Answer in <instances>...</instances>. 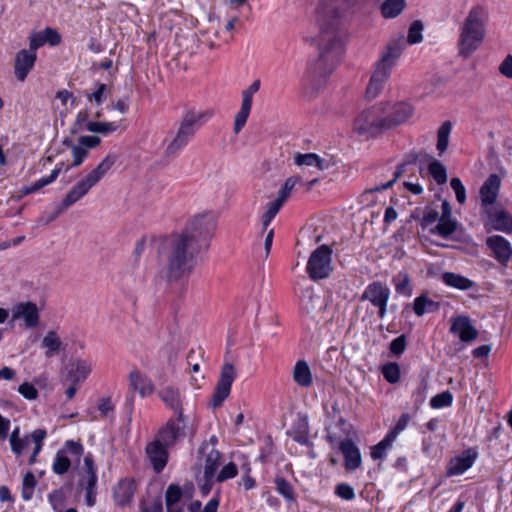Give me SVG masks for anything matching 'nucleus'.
Listing matches in <instances>:
<instances>
[{"label":"nucleus","mask_w":512,"mask_h":512,"mask_svg":"<svg viewBox=\"0 0 512 512\" xmlns=\"http://www.w3.org/2000/svg\"><path fill=\"white\" fill-rule=\"evenodd\" d=\"M18 392L27 400L37 399L38 390L30 383L24 382L18 387Z\"/></svg>","instance_id":"60"},{"label":"nucleus","mask_w":512,"mask_h":512,"mask_svg":"<svg viewBox=\"0 0 512 512\" xmlns=\"http://www.w3.org/2000/svg\"><path fill=\"white\" fill-rule=\"evenodd\" d=\"M186 429L187 419L185 415H181V418L175 415L158 430L155 438L166 446L173 447L178 441L185 438Z\"/></svg>","instance_id":"11"},{"label":"nucleus","mask_w":512,"mask_h":512,"mask_svg":"<svg viewBox=\"0 0 512 512\" xmlns=\"http://www.w3.org/2000/svg\"><path fill=\"white\" fill-rule=\"evenodd\" d=\"M80 479L78 482V486L80 488H86V487H96L97 485V474H96V466L93 460V457L90 453H88L84 457V464L81 468L80 472Z\"/></svg>","instance_id":"30"},{"label":"nucleus","mask_w":512,"mask_h":512,"mask_svg":"<svg viewBox=\"0 0 512 512\" xmlns=\"http://www.w3.org/2000/svg\"><path fill=\"white\" fill-rule=\"evenodd\" d=\"M29 39V49L30 51H34L37 53V50L45 45V39L43 35V31L36 32L32 31L28 37Z\"/></svg>","instance_id":"58"},{"label":"nucleus","mask_w":512,"mask_h":512,"mask_svg":"<svg viewBox=\"0 0 512 512\" xmlns=\"http://www.w3.org/2000/svg\"><path fill=\"white\" fill-rule=\"evenodd\" d=\"M428 173L438 185H443L447 182V170L438 160L434 159L429 163Z\"/></svg>","instance_id":"43"},{"label":"nucleus","mask_w":512,"mask_h":512,"mask_svg":"<svg viewBox=\"0 0 512 512\" xmlns=\"http://www.w3.org/2000/svg\"><path fill=\"white\" fill-rule=\"evenodd\" d=\"M501 180L497 174H491L483 183L480 188V200L482 206V213L486 211V209H491L492 204L495 202L499 189H500Z\"/></svg>","instance_id":"23"},{"label":"nucleus","mask_w":512,"mask_h":512,"mask_svg":"<svg viewBox=\"0 0 512 512\" xmlns=\"http://www.w3.org/2000/svg\"><path fill=\"white\" fill-rule=\"evenodd\" d=\"M337 428L341 432L328 430L327 440L331 446H339L344 456V466L347 471H355L361 466L362 458L359 448L349 438L351 426L342 417L339 418Z\"/></svg>","instance_id":"7"},{"label":"nucleus","mask_w":512,"mask_h":512,"mask_svg":"<svg viewBox=\"0 0 512 512\" xmlns=\"http://www.w3.org/2000/svg\"><path fill=\"white\" fill-rule=\"evenodd\" d=\"M301 182V178L298 176H291L286 179L283 187L279 190L278 199H281L282 202L290 196L292 190L296 186V184Z\"/></svg>","instance_id":"51"},{"label":"nucleus","mask_w":512,"mask_h":512,"mask_svg":"<svg viewBox=\"0 0 512 512\" xmlns=\"http://www.w3.org/2000/svg\"><path fill=\"white\" fill-rule=\"evenodd\" d=\"M487 10L480 5L472 7L459 27L458 55L469 58L482 44L486 36Z\"/></svg>","instance_id":"4"},{"label":"nucleus","mask_w":512,"mask_h":512,"mask_svg":"<svg viewBox=\"0 0 512 512\" xmlns=\"http://www.w3.org/2000/svg\"><path fill=\"white\" fill-rule=\"evenodd\" d=\"M439 213L435 209L427 208L423 214L421 225L423 227H427L430 224L435 223L437 220L439 221Z\"/></svg>","instance_id":"63"},{"label":"nucleus","mask_w":512,"mask_h":512,"mask_svg":"<svg viewBox=\"0 0 512 512\" xmlns=\"http://www.w3.org/2000/svg\"><path fill=\"white\" fill-rule=\"evenodd\" d=\"M236 377L235 367L226 363L222 366L219 379L214 389L210 405L213 408L220 407L224 400L229 396L231 386Z\"/></svg>","instance_id":"14"},{"label":"nucleus","mask_w":512,"mask_h":512,"mask_svg":"<svg viewBox=\"0 0 512 512\" xmlns=\"http://www.w3.org/2000/svg\"><path fill=\"white\" fill-rule=\"evenodd\" d=\"M384 108L382 104L364 110L354 122V129L359 134L373 135L385 130L383 121Z\"/></svg>","instance_id":"10"},{"label":"nucleus","mask_w":512,"mask_h":512,"mask_svg":"<svg viewBox=\"0 0 512 512\" xmlns=\"http://www.w3.org/2000/svg\"><path fill=\"white\" fill-rule=\"evenodd\" d=\"M182 498V489L179 485L170 484L165 492L166 512H183L178 504Z\"/></svg>","instance_id":"33"},{"label":"nucleus","mask_w":512,"mask_h":512,"mask_svg":"<svg viewBox=\"0 0 512 512\" xmlns=\"http://www.w3.org/2000/svg\"><path fill=\"white\" fill-rule=\"evenodd\" d=\"M158 396L165 406L181 418L184 415L183 398L180 389L174 385H167L158 391Z\"/></svg>","instance_id":"24"},{"label":"nucleus","mask_w":512,"mask_h":512,"mask_svg":"<svg viewBox=\"0 0 512 512\" xmlns=\"http://www.w3.org/2000/svg\"><path fill=\"white\" fill-rule=\"evenodd\" d=\"M62 165H63V163H60L59 165H57L56 168L53 169L51 171L50 175H48L47 177H43V178L35 181L31 185L23 187L21 190L22 195L32 194V193L42 189L43 187L53 183L59 176L60 172L62 171Z\"/></svg>","instance_id":"34"},{"label":"nucleus","mask_w":512,"mask_h":512,"mask_svg":"<svg viewBox=\"0 0 512 512\" xmlns=\"http://www.w3.org/2000/svg\"><path fill=\"white\" fill-rule=\"evenodd\" d=\"M84 453V448L80 442L68 440L65 442L64 447L59 449L55 455V459L52 464V471L57 475H63L71 468V460L67 456L70 454L79 461L80 457Z\"/></svg>","instance_id":"13"},{"label":"nucleus","mask_w":512,"mask_h":512,"mask_svg":"<svg viewBox=\"0 0 512 512\" xmlns=\"http://www.w3.org/2000/svg\"><path fill=\"white\" fill-rule=\"evenodd\" d=\"M423 23L420 20L412 22L408 29L407 40L403 36L389 41L384 47L380 59L376 62L370 82L366 88V97L375 98L383 89L391 75L392 69L399 60L406 42L410 45L420 43L423 40Z\"/></svg>","instance_id":"2"},{"label":"nucleus","mask_w":512,"mask_h":512,"mask_svg":"<svg viewBox=\"0 0 512 512\" xmlns=\"http://www.w3.org/2000/svg\"><path fill=\"white\" fill-rule=\"evenodd\" d=\"M71 152H72V157H73V162L71 164V167H78L79 165H81L82 162L84 161L85 157L88 154V150L86 148L80 146L79 144H77V145L72 144Z\"/></svg>","instance_id":"55"},{"label":"nucleus","mask_w":512,"mask_h":512,"mask_svg":"<svg viewBox=\"0 0 512 512\" xmlns=\"http://www.w3.org/2000/svg\"><path fill=\"white\" fill-rule=\"evenodd\" d=\"M453 396L449 391H444L431 398L430 405L433 408L447 407L452 404Z\"/></svg>","instance_id":"53"},{"label":"nucleus","mask_w":512,"mask_h":512,"mask_svg":"<svg viewBox=\"0 0 512 512\" xmlns=\"http://www.w3.org/2000/svg\"><path fill=\"white\" fill-rule=\"evenodd\" d=\"M116 156L108 154L94 169L79 179L62 200V208H69L81 200L111 170Z\"/></svg>","instance_id":"6"},{"label":"nucleus","mask_w":512,"mask_h":512,"mask_svg":"<svg viewBox=\"0 0 512 512\" xmlns=\"http://www.w3.org/2000/svg\"><path fill=\"white\" fill-rule=\"evenodd\" d=\"M430 158L431 156L425 152H410L409 154L406 155L404 162L397 166L394 172V178L382 185L366 190L361 195V202L364 203L368 201L370 196H372L374 192H379L392 187L396 180L399 177H401L402 174L405 172V168L407 165L416 164L418 161L429 160Z\"/></svg>","instance_id":"15"},{"label":"nucleus","mask_w":512,"mask_h":512,"mask_svg":"<svg viewBox=\"0 0 512 512\" xmlns=\"http://www.w3.org/2000/svg\"><path fill=\"white\" fill-rule=\"evenodd\" d=\"M410 416L408 413H403L397 421L394 428L387 434L392 440L395 441L400 432H402L408 425Z\"/></svg>","instance_id":"57"},{"label":"nucleus","mask_w":512,"mask_h":512,"mask_svg":"<svg viewBox=\"0 0 512 512\" xmlns=\"http://www.w3.org/2000/svg\"><path fill=\"white\" fill-rule=\"evenodd\" d=\"M237 475V466L230 462L227 465H225L217 474L216 480L218 482H223L227 479H231Z\"/></svg>","instance_id":"59"},{"label":"nucleus","mask_w":512,"mask_h":512,"mask_svg":"<svg viewBox=\"0 0 512 512\" xmlns=\"http://www.w3.org/2000/svg\"><path fill=\"white\" fill-rule=\"evenodd\" d=\"M42 344L46 348L45 355L49 358L59 352L62 342L55 331H49L44 336Z\"/></svg>","instance_id":"40"},{"label":"nucleus","mask_w":512,"mask_h":512,"mask_svg":"<svg viewBox=\"0 0 512 512\" xmlns=\"http://www.w3.org/2000/svg\"><path fill=\"white\" fill-rule=\"evenodd\" d=\"M499 72L504 77L512 79V55H507L499 65Z\"/></svg>","instance_id":"64"},{"label":"nucleus","mask_w":512,"mask_h":512,"mask_svg":"<svg viewBox=\"0 0 512 512\" xmlns=\"http://www.w3.org/2000/svg\"><path fill=\"white\" fill-rule=\"evenodd\" d=\"M212 116L211 111H188L184 114L180 126L177 130L175 137L168 144L165 150V156L170 157L175 155L178 151L183 149L192 137L195 135L197 129Z\"/></svg>","instance_id":"8"},{"label":"nucleus","mask_w":512,"mask_h":512,"mask_svg":"<svg viewBox=\"0 0 512 512\" xmlns=\"http://www.w3.org/2000/svg\"><path fill=\"white\" fill-rule=\"evenodd\" d=\"M393 442L394 440L386 435L383 440L371 448V457L374 460L382 459L386 450L392 446Z\"/></svg>","instance_id":"50"},{"label":"nucleus","mask_w":512,"mask_h":512,"mask_svg":"<svg viewBox=\"0 0 512 512\" xmlns=\"http://www.w3.org/2000/svg\"><path fill=\"white\" fill-rule=\"evenodd\" d=\"M457 229V221L452 218L439 219L438 224L434 229L431 230L432 233L438 234L443 238H448L452 235Z\"/></svg>","instance_id":"44"},{"label":"nucleus","mask_w":512,"mask_h":512,"mask_svg":"<svg viewBox=\"0 0 512 512\" xmlns=\"http://www.w3.org/2000/svg\"><path fill=\"white\" fill-rule=\"evenodd\" d=\"M443 282L450 287L458 290H469L474 286V282L460 274L445 272L442 275Z\"/></svg>","instance_id":"35"},{"label":"nucleus","mask_w":512,"mask_h":512,"mask_svg":"<svg viewBox=\"0 0 512 512\" xmlns=\"http://www.w3.org/2000/svg\"><path fill=\"white\" fill-rule=\"evenodd\" d=\"M293 381L302 388L313 384V376L309 364L305 360H298L292 370Z\"/></svg>","instance_id":"32"},{"label":"nucleus","mask_w":512,"mask_h":512,"mask_svg":"<svg viewBox=\"0 0 512 512\" xmlns=\"http://www.w3.org/2000/svg\"><path fill=\"white\" fill-rule=\"evenodd\" d=\"M86 128L93 133L109 134L116 131L118 125L112 122L91 121Z\"/></svg>","instance_id":"49"},{"label":"nucleus","mask_w":512,"mask_h":512,"mask_svg":"<svg viewBox=\"0 0 512 512\" xmlns=\"http://www.w3.org/2000/svg\"><path fill=\"white\" fill-rule=\"evenodd\" d=\"M382 375L385 380L395 384L400 380V366L395 362H390L382 366Z\"/></svg>","instance_id":"48"},{"label":"nucleus","mask_w":512,"mask_h":512,"mask_svg":"<svg viewBox=\"0 0 512 512\" xmlns=\"http://www.w3.org/2000/svg\"><path fill=\"white\" fill-rule=\"evenodd\" d=\"M451 188L455 192L456 199L459 204H464L466 201V189L462 184L461 180L454 177L450 181Z\"/></svg>","instance_id":"56"},{"label":"nucleus","mask_w":512,"mask_h":512,"mask_svg":"<svg viewBox=\"0 0 512 512\" xmlns=\"http://www.w3.org/2000/svg\"><path fill=\"white\" fill-rule=\"evenodd\" d=\"M294 162L296 165H307L314 166L318 168V170L323 171L329 168V162L325 159L320 158L315 153H306V154H297L294 158Z\"/></svg>","instance_id":"36"},{"label":"nucleus","mask_w":512,"mask_h":512,"mask_svg":"<svg viewBox=\"0 0 512 512\" xmlns=\"http://www.w3.org/2000/svg\"><path fill=\"white\" fill-rule=\"evenodd\" d=\"M307 273L312 280L327 278L332 271V250L321 245L314 250L307 263Z\"/></svg>","instance_id":"9"},{"label":"nucleus","mask_w":512,"mask_h":512,"mask_svg":"<svg viewBox=\"0 0 512 512\" xmlns=\"http://www.w3.org/2000/svg\"><path fill=\"white\" fill-rule=\"evenodd\" d=\"M395 290L398 294L410 297L412 295V287L410 285V278L406 272H400L393 278Z\"/></svg>","instance_id":"45"},{"label":"nucleus","mask_w":512,"mask_h":512,"mask_svg":"<svg viewBox=\"0 0 512 512\" xmlns=\"http://www.w3.org/2000/svg\"><path fill=\"white\" fill-rule=\"evenodd\" d=\"M46 436L47 432L45 429H36L31 433V440L34 448L28 461L29 465H33L36 462L37 456L43 447V442Z\"/></svg>","instance_id":"42"},{"label":"nucleus","mask_w":512,"mask_h":512,"mask_svg":"<svg viewBox=\"0 0 512 512\" xmlns=\"http://www.w3.org/2000/svg\"><path fill=\"white\" fill-rule=\"evenodd\" d=\"M135 492V483L133 480H121L114 488V500L118 506H125L129 504Z\"/></svg>","instance_id":"31"},{"label":"nucleus","mask_w":512,"mask_h":512,"mask_svg":"<svg viewBox=\"0 0 512 512\" xmlns=\"http://www.w3.org/2000/svg\"><path fill=\"white\" fill-rule=\"evenodd\" d=\"M438 306V303L429 299L425 294H422L414 300L413 310L417 316H422L426 312L437 310Z\"/></svg>","instance_id":"39"},{"label":"nucleus","mask_w":512,"mask_h":512,"mask_svg":"<svg viewBox=\"0 0 512 512\" xmlns=\"http://www.w3.org/2000/svg\"><path fill=\"white\" fill-rule=\"evenodd\" d=\"M216 226L217 216L206 211L192 216L183 231L175 235L203 253L210 247Z\"/></svg>","instance_id":"5"},{"label":"nucleus","mask_w":512,"mask_h":512,"mask_svg":"<svg viewBox=\"0 0 512 512\" xmlns=\"http://www.w3.org/2000/svg\"><path fill=\"white\" fill-rule=\"evenodd\" d=\"M332 12L333 9L323 11L318 35L320 53L315 60L309 62L307 68L309 83L316 90L323 86L342 55L344 33L340 27L338 14L327 19Z\"/></svg>","instance_id":"1"},{"label":"nucleus","mask_w":512,"mask_h":512,"mask_svg":"<svg viewBox=\"0 0 512 512\" xmlns=\"http://www.w3.org/2000/svg\"><path fill=\"white\" fill-rule=\"evenodd\" d=\"M407 346V337L402 334L393 339L390 343L389 350L393 355L400 356L403 354Z\"/></svg>","instance_id":"54"},{"label":"nucleus","mask_w":512,"mask_h":512,"mask_svg":"<svg viewBox=\"0 0 512 512\" xmlns=\"http://www.w3.org/2000/svg\"><path fill=\"white\" fill-rule=\"evenodd\" d=\"M293 440L302 445H307L309 443V424L306 418L299 420L297 430L293 435Z\"/></svg>","instance_id":"47"},{"label":"nucleus","mask_w":512,"mask_h":512,"mask_svg":"<svg viewBox=\"0 0 512 512\" xmlns=\"http://www.w3.org/2000/svg\"><path fill=\"white\" fill-rule=\"evenodd\" d=\"M202 252L184 239L173 235L167 243L165 260V279L168 284L186 282L197 266V258Z\"/></svg>","instance_id":"3"},{"label":"nucleus","mask_w":512,"mask_h":512,"mask_svg":"<svg viewBox=\"0 0 512 512\" xmlns=\"http://www.w3.org/2000/svg\"><path fill=\"white\" fill-rule=\"evenodd\" d=\"M482 214L486 217L487 223L492 226L493 229L505 233H512V215L503 208L493 207L486 209Z\"/></svg>","instance_id":"21"},{"label":"nucleus","mask_w":512,"mask_h":512,"mask_svg":"<svg viewBox=\"0 0 512 512\" xmlns=\"http://www.w3.org/2000/svg\"><path fill=\"white\" fill-rule=\"evenodd\" d=\"M405 7V0H385L381 5V14L386 19H393L399 16Z\"/></svg>","instance_id":"37"},{"label":"nucleus","mask_w":512,"mask_h":512,"mask_svg":"<svg viewBox=\"0 0 512 512\" xmlns=\"http://www.w3.org/2000/svg\"><path fill=\"white\" fill-rule=\"evenodd\" d=\"M451 333L457 334L462 342H472L478 336L477 329L467 316H458L452 319Z\"/></svg>","instance_id":"27"},{"label":"nucleus","mask_w":512,"mask_h":512,"mask_svg":"<svg viewBox=\"0 0 512 512\" xmlns=\"http://www.w3.org/2000/svg\"><path fill=\"white\" fill-rule=\"evenodd\" d=\"M260 81H254L247 89L242 91V104L235 115L233 130L238 134L245 126L252 107V97L259 90Z\"/></svg>","instance_id":"18"},{"label":"nucleus","mask_w":512,"mask_h":512,"mask_svg":"<svg viewBox=\"0 0 512 512\" xmlns=\"http://www.w3.org/2000/svg\"><path fill=\"white\" fill-rule=\"evenodd\" d=\"M487 246L493 252L494 257L504 266L512 257V247L510 242L502 236L493 235L487 238Z\"/></svg>","instance_id":"26"},{"label":"nucleus","mask_w":512,"mask_h":512,"mask_svg":"<svg viewBox=\"0 0 512 512\" xmlns=\"http://www.w3.org/2000/svg\"><path fill=\"white\" fill-rule=\"evenodd\" d=\"M202 359V355L197 353L195 350H190L187 354L186 361L187 364L191 367L190 373L193 374L192 382L196 384L199 380L204 379V375L199 374V364Z\"/></svg>","instance_id":"41"},{"label":"nucleus","mask_w":512,"mask_h":512,"mask_svg":"<svg viewBox=\"0 0 512 512\" xmlns=\"http://www.w3.org/2000/svg\"><path fill=\"white\" fill-rule=\"evenodd\" d=\"M335 493L344 500H352L355 497L354 489L346 483L338 484Z\"/></svg>","instance_id":"62"},{"label":"nucleus","mask_w":512,"mask_h":512,"mask_svg":"<svg viewBox=\"0 0 512 512\" xmlns=\"http://www.w3.org/2000/svg\"><path fill=\"white\" fill-rule=\"evenodd\" d=\"M199 453L205 455L204 461V479H214L216 471L220 466L221 454L214 447H209V444L201 446Z\"/></svg>","instance_id":"28"},{"label":"nucleus","mask_w":512,"mask_h":512,"mask_svg":"<svg viewBox=\"0 0 512 512\" xmlns=\"http://www.w3.org/2000/svg\"><path fill=\"white\" fill-rule=\"evenodd\" d=\"M43 35L45 39V43L50 44L51 46H57L61 43V35L58 33L57 30L46 27L43 30Z\"/></svg>","instance_id":"61"},{"label":"nucleus","mask_w":512,"mask_h":512,"mask_svg":"<svg viewBox=\"0 0 512 512\" xmlns=\"http://www.w3.org/2000/svg\"><path fill=\"white\" fill-rule=\"evenodd\" d=\"M452 130V124L450 121H445L441 124L437 131V151L438 154L441 156L448 147L449 144V136Z\"/></svg>","instance_id":"38"},{"label":"nucleus","mask_w":512,"mask_h":512,"mask_svg":"<svg viewBox=\"0 0 512 512\" xmlns=\"http://www.w3.org/2000/svg\"><path fill=\"white\" fill-rule=\"evenodd\" d=\"M170 447L156 438L145 447V454L155 473H161L168 463Z\"/></svg>","instance_id":"17"},{"label":"nucleus","mask_w":512,"mask_h":512,"mask_svg":"<svg viewBox=\"0 0 512 512\" xmlns=\"http://www.w3.org/2000/svg\"><path fill=\"white\" fill-rule=\"evenodd\" d=\"M12 319H23L27 328L36 327L39 323L37 305L30 301L17 304L12 310Z\"/></svg>","instance_id":"25"},{"label":"nucleus","mask_w":512,"mask_h":512,"mask_svg":"<svg viewBox=\"0 0 512 512\" xmlns=\"http://www.w3.org/2000/svg\"><path fill=\"white\" fill-rule=\"evenodd\" d=\"M382 108H384L383 121L385 129H391L404 123L413 113L412 107L407 103L386 104L382 105Z\"/></svg>","instance_id":"16"},{"label":"nucleus","mask_w":512,"mask_h":512,"mask_svg":"<svg viewBox=\"0 0 512 512\" xmlns=\"http://www.w3.org/2000/svg\"><path fill=\"white\" fill-rule=\"evenodd\" d=\"M141 512H163L162 499L157 496L152 499L143 500L140 504Z\"/></svg>","instance_id":"52"},{"label":"nucleus","mask_w":512,"mask_h":512,"mask_svg":"<svg viewBox=\"0 0 512 512\" xmlns=\"http://www.w3.org/2000/svg\"><path fill=\"white\" fill-rule=\"evenodd\" d=\"M478 457L475 448L464 450L461 454L451 458L447 466V474L449 476L461 475L472 467Z\"/></svg>","instance_id":"20"},{"label":"nucleus","mask_w":512,"mask_h":512,"mask_svg":"<svg viewBox=\"0 0 512 512\" xmlns=\"http://www.w3.org/2000/svg\"><path fill=\"white\" fill-rule=\"evenodd\" d=\"M91 373V366L88 362L78 359L71 363L61 376L62 385L74 383L79 385L84 382L88 375Z\"/></svg>","instance_id":"22"},{"label":"nucleus","mask_w":512,"mask_h":512,"mask_svg":"<svg viewBox=\"0 0 512 512\" xmlns=\"http://www.w3.org/2000/svg\"><path fill=\"white\" fill-rule=\"evenodd\" d=\"M390 294L391 292L387 285L380 281H375L365 288L361 300L369 301L374 307L378 308V316L380 319H383L387 313Z\"/></svg>","instance_id":"12"},{"label":"nucleus","mask_w":512,"mask_h":512,"mask_svg":"<svg viewBox=\"0 0 512 512\" xmlns=\"http://www.w3.org/2000/svg\"><path fill=\"white\" fill-rule=\"evenodd\" d=\"M37 60V53L28 49L19 50L14 58L15 78L24 82L28 74L32 71Z\"/></svg>","instance_id":"19"},{"label":"nucleus","mask_w":512,"mask_h":512,"mask_svg":"<svg viewBox=\"0 0 512 512\" xmlns=\"http://www.w3.org/2000/svg\"><path fill=\"white\" fill-rule=\"evenodd\" d=\"M274 482L276 491L281 496H283L289 502L295 500L293 487L288 481H286L283 477H276Z\"/></svg>","instance_id":"46"},{"label":"nucleus","mask_w":512,"mask_h":512,"mask_svg":"<svg viewBox=\"0 0 512 512\" xmlns=\"http://www.w3.org/2000/svg\"><path fill=\"white\" fill-rule=\"evenodd\" d=\"M129 385L131 389L137 391L141 397L150 396L155 390L153 382L139 370L130 372Z\"/></svg>","instance_id":"29"}]
</instances>
